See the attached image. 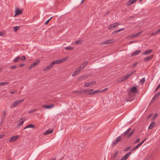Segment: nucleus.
<instances>
[{
	"instance_id": "16",
	"label": "nucleus",
	"mask_w": 160,
	"mask_h": 160,
	"mask_svg": "<svg viewBox=\"0 0 160 160\" xmlns=\"http://www.w3.org/2000/svg\"><path fill=\"white\" fill-rule=\"evenodd\" d=\"M88 62L87 61L83 62L80 65V66L83 69L88 64Z\"/></svg>"
},
{
	"instance_id": "15",
	"label": "nucleus",
	"mask_w": 160,
	"mask_h": 160,
	"mask_svg": "<svg viewBox=\"0 0 160 160\" xmlns=\"http://www.w3.org/2000/svg\"><path fill=\"white\" fill-rule=\"evenodd\" d=\"M141 52V51L140 50H137L136 51L132 53L131 55V56H133L137 55L138 54H139L140 52Z\"/></svg>"
},
{
	"instance_id": "44",
	"label": "nucleus",
	"mask_w": 160,
	"mask_h": 160,
	"mask_svg": "<svg viewBox=\"0 0 160 160\" xmlns=\"http://www.w3.org/2000/svg\"><path fill=\"white\" fill-rule=\"evenodd\" d=\"M20 59L22 60H25L26 58L25 56H22V57H20Z\"/></svg>"
},
{
	"instance_id": "49",
	"label": "nucleus",
	"mask_w": 160,
	"mask_h": 160,
	"mask_svg": "<svg viewBox=\"0 0 160 160\" xmlns=\"http://www.w3.org/2000/svg\"><path fill=\"white\" fill-rule=\"evenodd\" d=\"M34 67V66L32 64H31V65H30V66L29 67V70H31V69H32V68H33Z\"/></svg>"
},
{
	"instance_id": "36",
	"label": "nucleus",
	"mask_w": 160,
	"mask_h": 160,
	"mask_svg": "<svg viewBox=\"0 0 160 160\" xmlns=\"http://www.w3.org/2000/svg\"><path fill=\"white\" fill-rule=\"evenodd\" d=\"M13 28H14V30L15 32H16L20 29V27L18 26H16L13 27Z\"/></svg>"
},
{
	"instance_id": "18",
	"label": "nucleus",
	"mask_w": 160,
	"mask_h": 160,
	"mask_svg": "<svg viewBox=\"0 0 160 160\" xmlns=\"http://www.w3.org/2000/svg\"><path fill=\"white\" fill-rule=\"evenodd\" d=\"M137 0H129L127 2V5L128 6L130 5L131 4L135 2Z\"/></svg>"
},
{
	"instance_id": "37",
	"label": "nucleus",
	"mask_w": 160,
	"mask_h": 160,
	"mask_svg": "<svg viewBox=\"0 0 160 160\" xmlns=\"http://www.w3.org/2000/svg\"><path fill=\"white\" fill-rule=\"evenodd\" d=\"M145 82V78H143L140 81V82L141 83H144Z\"/></svg>"
},
{
	"instance_id": "35",
	"label": "nucleus",
	"mask_w": 160,
	"mask_h": 160,
	"mask_svg": "<svg viewBox=\"0 0 160 160\" xmlns=\"http://www.w3.org/2000/svg\"><path fill=\"white\" fill-rule=\"evenodd\" d=\"M131 148V147L130 146H129L128 147H127V148H126L124 150V151H126V152H127V151H129V150H130Z\"/></svg>"
},
{
	"instance_id": "12",
	"label": "nucleus",
	"mask_w": 160,
	"mask_h": 160,
	"mask_svg": "<svg viewBox=\"0 0 160 160\" xmlns=\"http://www.w3.org/2000/svg\"><path fill=\"white\" fill-rule=\"evenodd\" d=\"M96 82L95 81L93 82H90L88 83H86L84 85V86L85 87H88L91 86L92 84H96Z\"/></svg>"
},
{
	"instance_id": "45",
	"label": "nucleus",
	"mask_w": 160,
	"mask_h": 160,
	"mask_svg": "<svg viewBox=\"0 0 160 160\" xmlns=\"http://www.w3.org/2000/svg\"><path fill=\"white\" fill-rule=\"evenodd\" d=\"M157 99V98L155 97V96H154L152 99L151 100L152 102H153L155 100H156Z\"/></svg>"
},
{
	"instance_id": "26",
	"label": "nucleus",
	"mask_w": 160,
	"mask_h": 160,
	"mask_svg": "<svg viewBox=\"0 0 160 160\" xmlns=\"http://www.w3.org/2000/svg\"><path fill=\"white\" fill-rule=\"evenodd\" d=\"M40 60H38L36 61L35 62H34L32 64L34 66H37L40 62Z\"/></svg>"
},
{
	"instance_id": "46",
	"label": "nucleus",
	"mask_w": 160,
	"mask_h": 160,
	"mask_svg": "<svg viewBox=\"0 0 160 160\" xmlns=\"http://www.w3.org/2000/svg\"><path fill=\"white\" fill-rule=\"evenodd\" d=\"M160 88V86H159L158 85V87H157V88H156V89L154 91V93L156 92Z\"/></svg>"
},
{
	"instance_id": "61",
	"label": "nucleus",
	"mask_w": 160,
	"mask_h": 160,
	"mask_svg": "<svg viewBox=\"0 0 160 160\" xmlns=\"http://www.w3.org/2000/svg\"><path fill=\"white\" fill-rule=\"evenodd\" d=\"M160 32V28L158 29L157 31H156V33H159Z\"/></svg>"
},
{
	"instance_id": "7",
	"label": "nucleus",
	"mask_w": 160,
	"mask_h": 160,
	"mask_svg": "<svg viewBox=\"0 0 160 160\" xmlns=\"http://www.w3.org/2000/svg\"><path fill=\"white\" fill-rule=\"evenodd\" d=\"M54 105V104H52L50 105L44 104L42 106V107L45 108L49 109L53 108Z\"/></svg>"
},
{
	"instance_id": "41",
	"label": "nucleus",
	"mask_w": 160,
	"mask_h": 160,
	"mask_svg": "<svg viewBox=\"0 0 160 160\" xmlns=\"http://www.w3.org/2000/svg\"><path fill=\"white\" fill-rule=\"evenodd\" d=\"M118 153V151H117L114 154V155L113 156V158L114 159H115Z\"/></svg>"
},
{
	"instance_id": "29",
	"label": "nucleus",
	"mask_w": 160,
	"mask_h": 160,
	"mask_svg": "<svg viewBox=\"0 0 160 160\" xmlns=\"http://www.w3.org/2000/svg\"><path fill=\"white\" fill-rule=\"evenodd\" d=\"M17 105L16 104V103L15 101V102H13V103H12L10 107V108H13L14 107H15Z\"/></svg>"
},
{
	"instance_id": "20",
	"label": "nucleus",
	"mask_w": 160,
	"mask_h": 160,
	"mask_svg": "<svg viewBox=\"0 0 160 160\" xmlns=\"http://www.w3.org/2000/svg\"><path fill=\"white\" fill-rule=\"evenodd\" d=\"M73 92L75 93H78V94H84V90L81 91H73Z\"/></svg>"
},
{
	"instance_id": "43",
	"label": "nucleus",
	"mask_w": 160,
	"mask_h": 160,
	"mask_svg": "<svg viewBox=\"0 0 160 160\" xmlns=\"http://www.w3.org/2000/svg\"><path fill=\"white\" fill-rule=\"evenodd\" d=\"M135 71H136L135 70H134V71L131 72L130 73H129L128 74V76L129 77L131 76L134 73V72H135Z\"/></svg>"
},
{
	"instance_id": "57",
	"label": "nucleus",
	"mask_w": 160,
	"mask_h": 160,
	"mask_svg": "<svg viewBox=\"0 0 160 160\" xmlns=\"http://www.w3.org/2000/svg\"><path fill=\"white\" fill-rule=\"evenodd\" d=\"M25 65V64L24 63H21L19 64V66L20 67H22Z\"/></svg>"
},
{
	"instance_id": "39",
	"label": "nucleus",
	"mask_w": 160,
	"mask_h": 160,
	"mask_svg": "<svg viewBox=\"0 0 160 160\" xmlns=\"http://www.w3.org/2000/svg\"><path fill=\"white\" fill-rule=\"evenodd\" d=\"M126 79L125 78V77H122V78H121L120 79V80H119V81H118L117 82H120V81H124Z\"/></svg>"
},
{
	"instance_id": "8",
	"label": "nucleus",
	"mask_w": 160,
	"mask_h": 160,
	"mask_svg": "<svg viewBox=\"0 0 160 160\" xmlns=\"http://www.w3.org/2000/svg\"><path fill=\"white\" fill-rule=\"evenodd\" d=\"M18 138V136H14L9 139V141L10 142H13L16 141Z\"/></svg>"
},
{
	"instance_id": "13",
	"label": "nucleus",
	"mask_w": 160,
	"mask_h": 160,
	"mask_svg": "<svg viewBox=\"0 0 160 160\" xmlns=\"http://www.w3.org/2000/svg\"><path fill=\"white\" fill-rule=\"evenodd\" d=\"M142 31H140L139 32H138L135 34L132 35L131 36V37L132 38H136V37H137V36H139L140 34L142 33Z\"/></svg>"
},
{
	"instance_id": "56",
	"label": "nucleus",
	"mask_w": 160,
	"mask_h": 160,
	"mask_svg": "<svg viewBox=\"0 0 160 160\" xmlns=\"http://www.w3.org/2000/svg\"><path fill=\"white\" fill-rule=\"evenodd\" d=\"M152 115V114L151 113L150 114H149L148 116L147 117V119H148L149 118H150Z\"/></svg>"
},
{
	"instance_id": "30",
	"label": "nucleus",
	"mask_w": 160,
	"mask_h": 160,
	"mask_svg": "<svg viewBox=\"0 0 160 160\" xmlns=\"http://www.w3.org/2000/svg\"><path fill=\"white\" fill-rule=\"evenodd\" d=\"M38 109H32V110L30 111L29 112V113L30 114H32V113L37 111L38 110Z\"/></svg>"
},
{
	"instance_id": "58",
	"label": "nucleus",
	"mask_w": 160,
	"mask_h": 160,
	"mask_svg": "<svg viewBox=\"0 0 160 160\" xmlns=\"http://www.w3.org/2000/svg\"><path fill=\"white\" fill-rule=\"evenodd\" d=\"M49 20H47V21L45 22V25H47V24H48V22H49Z\"/></svg>"
},
{
	"instance_id": "3",
	"label": "nucleus",
	"mask_w": 160,
	"mask_h": 160,
	"mask_svg": "<svg viewBox=\"0 0 160 160\" xmlns=\"http://www.w3.org/2000/svg\"><path fill=\"white\" fill-rule=\"evenodd\" d=\"M120 23H115L113 24L110 25L109 27V29H112L115 28L117 26L120 25Z\"/></svg>"
},
{
	"instance_id": "2",
	"label": "nucleus",
	"mask_w": 160,
	"mask_h": 160,
	"mask_svg": "<svg viewBox=\"0 0 160 160\" xmlns=\"http://www.w3.org/2000/svg\"><path fill=\"white\" fill-rule=\"evenodd\" d=\"M121 140V137L119 136L118 137L116 140H115L113 143L112 144V146H115L117 143L119 142H120Z\"/></svg>"
},
{
	"instance_id": "11",
	"label": "nucleus",
	"mask_w": 160,
	"mask_h": 160,
	"mask_svg": "<svg viewBox=\"0 0 160 160\" xmlns=\"http://www.w3.org/2000/svg\"><path fill=\"white\" fill-rule=\"evenodd\" d=\"M93 89H92L89 90H84V94H85L84 93V92H87L89 95H92L93 94L92 93V91L93 90Z\"/></svg>"
},
{
	"instance_id": "59",
	"label": "nucleus",
	"mask_w": 160,
	"mask_h": 160,
	"mask_svg": "<svg viewBox=\"0 0 160 160\" xmlns=\"http://www.w3.org/2000/svg\"><path fill=\"white\" fill-rule=\"evenodd\" d=\"M158 33H156V31L155 32H153L151 33V35H155L157 34Z\"/></svg>"
},
{
	"instance_id": "63",
	"label": "nucleus",
	"mask_w": 160,
	"mask_h": 160,
	"mask_svg": "<svg viewBox=\"0 0 160 160\" xmlns=\"http://www.w3.org/2000/svg\"><path fill=\"white\" fill-rule=\"evenodd\" d=\"M156 95H157L159 97V96L160 95V91L157 93Z\"/></svg>"
},
{
	"instance_id": "6",
	"label": "nucleus",
	"mask_w": 160,
	"mask_h": 160,
	"mask_svg": "<svg viewBox=\"0 0 160 160\" xmlns=\"http://www.w3.org/2000/svg\"><path fill=\"white\" fill-rule=\"evenodd\" d=\"M131 152H128L126 155L122 158L120 160H126L129 157V156L131 154Z\"/></svg>"
},
{
	"instance_id": "64",
	"label": "nucleus",
	"mask_w": 160,
	"mask_h": 160,
	"mask_svg": "<svg viewBox=\"0 0 160 160\" xmlns=\"http://www.w3.org/2000/svg\"><path fill=\"white\" fill-rule=\"evenodd\" d=\"M3 33L1 32H0V36L2 37H3Z\"/></svg>"
},
{
	"instance_id": "4",
	"label": "nucleus",
	"mask_w": 160,
	"mask_h": 160,
	"mask_svg": "<svg viewBox=\"0 0 160 160\" xmlns=\"http://www.w3.org/2000/svg\"><path fill=\"white\" fill-rule=\"evenodd\" d=\"M154 55H151L150 56L147 57L143 58V61L145 62H147L151 60L153 57Z\"/></svg>"
},
{
	"instance_id": "42",
	"label": "nucleus",
	"mask_w": 160,
	"mask_h": 160,
	"mask_svg": "<svg viewBox=\"0 0 160 160\" xmlns=\"http://www.w3.org/2000/svg\"><path fill=\"white\" fill-rule=\"evenodd\" d=\"M24 121L25 120L21 121L20 122H19L18 123V125L19 126H21L23 124Z\"/></svg>"
},
{
	"instance_id": "10",
	"label": "nucleus",
	"mask_w": 160,
	"mask_h": 160,
	"mask_svg": "<svg viewBox=\"0 0 160 160\" xmlns=\"http://www.w3.org/2000/svg\"><path fill=\"white\" fill-rule=\"evenodd\" d=\"M22 13V9L19 10L18 8H17L15 9V14L14 16L16 15H18L21 14Z\"/></svg>"
},
{
	"instance_id": "51",
	"label": "nucleus",
	"mask_w": 160,
	"mask_h": 160,
	"mask_svg": "<svg viewBox=\"0 0 160 160\" xmlns=\"http://www.w3.org/2000/svg\"><path fill=\"white\" fill-rule=\"evenodd\" d=\"M142 144L140 142L139 143L137 144V145L136 146L138 148H139Z\"/></svg>"
},
{
	"instance_id": "14",
	"label": "nucleus",
	"mask_w": 160,
	"mask_h": 160,
	"mask_svg": "<svg viewBox=\"0 0 160 160\" xmlns=\"http://www.w3.org/2000/svg\"><path fill=\"white\" fill-rule=\"evenodd\" d=\"M52 67V65L51 64H50L49 65L47 66L46 67L43 69V71H46L49 70Z\"/></svg>"
},
{
	"instance_id": "17",
	"label": "nucleus",
	"mask_w": 160,
	"mask_h": 160,
	"mask_svg": "<svg viewBox=\"0 0 160 160\" xmlns=\"http://www.w3.org/2000/svg\"><path fill=\"white\" fill-rule=\"evenodd\" d=\"M35 127V126L32 124H30L27 125L26 127H25L23 129H25L28 128H34Z\"/></svg>"
},
{
	"instance_id": "28",
	"label": "nucleus",
	"mask_w": 160,
	"mask_h": 160,
	"mask_svg": "<svg viewBox=\"0 0 160 160\" xmlns=\"http://www.w3.org/2000/svg\"><path fill=\"white\" fill-rule=\"evenodd\" d=\"M24 101V99H21V100H17V101H16L15 102H16V104L17 105L18 104H19L20 103H21Z\"/></svg>"
},
{
	"instance_id": "52",
	"label": "nucleus",
	"mask_w": 160,
	"mask_h": 160,
	"mask_svg": "<svg viewBox=\"0 0 160 160\" xmlns=\"http://www.w3.org/2000/svg\"><path fill=\"white\" fill-rule=\"evenodd\" d=\"M154 115H154V117H153V120H154L157 117V116L158 115V114L155 113Z\"/></svg>"
},
{
	"instance_id": "23",
	"label": "nucleus",
	"mask_w": 160,
	"mask_h": 160,
	"mask_svg": "<svg viewBox=\"0 0 160 160\" xmlns=\"http://www.w3.org/2000/svg\"><path fill=\"white\" fill-rule=\"evenodd\" d=\"M135 132V129H133L132 131L130 132L129 134L128 135L127 138H129Z\"/></svg>"
},
{
	"instance_id": "53",
	"label": "nucleus",
	"mask_w": 160,
	"mask_h": 160,
	"mask_svg": "<svg viewBox=\"0 0 160 160\" xmlns=\"http://www.w3.org/2000/svg\"><path fill=\"white\" fill-rule=\"evenodd\" d=\"M108 88H105V89H103V90H101V92L108 90Z\"/></svg>"
},
{
	"instance_id": "62",
	"label": "nucleus",
	"mask_w": 160,
	"mask_h": 160,
	"mask_svg": "<svg viewBox=\"0 0 160 160\" xmlns=\"http://www.w3.org/2000/svg\"><path fill=\"white\" fill-rule=\"evenodd\" d=\"M138 63H134L132 65V67H135L137 64Z\"/></svg>"
},
{
	"instance_id": "5",
	"label": "nucleus",
	"mask_w": 160,
	"mask_h": 160,
	"mask_svg": "<svg viewBox=\"0 0 160 160\" xmlns=\"http://www.w3.org/2000/svg\"><path fill=\"white\" fill-rule=\"evenodd\" d=\"M152 51V49L148 50L146 51L145 52H142V55H147L151 53Z\"/></svg>"
},
{
	"instance_id": "48",
	"label": "nucleus",
	"mask_w": 160,
	"mask_h": 160,
	"mask_svg": "<svg viewBox=\"0 0 160 160\" xmlns=\"http://www.w3.org/2000/svg\"><path fill=\"white\" fill-rule=\"evenodd\" d=\"M140 139H139V138L136 140L134 142V143L136 144V143H138L140 141Z\"/></svg>"
},
{
	"instance_id": "1",
	"label": "nucleus",
	"mask_w": 160,
	"mask_h": 160,
	"mask_svg": "<svg viewBox=\"0 0 160 160\" xmlns=\"http://www.w3.org/2000/svg\"><path fill=\"white\" fill-rule=\"evenodd\" d=\"M68 58V57H66L60 59L53 61L51 64L53 67L54 64H59L67 60Z\"/></svg>"
},
{
	"instance_id": "21",
	"label": "nucleus",
	"mask_w": 160,
	"mask_h": 160,
	"mask_svg": "<svg viewBox=\"0 0 160 160\" xmlns=\"http://www.w3.org/2000/svg\"><path fill=\"white\" fill-rule=\"evenodd\" d=\"M124 30V28H120L119 29L116 30L115 31H114L113 32H112V34H115V33H118V32H120V31L123 30Z\"/></svg>"
},
{
	"instance_id": "50",
	"label": "nucleus",
	"mask_w": 160,
	"mask_h": 160,
	"mask_svg": "<svg viewBox=\"0 0 160 160\" xmlns=\"http://www.w3.org/2000/svg\"><path fill=\"white\" fill-rule=\"evenodd\" d=\"M138 148H137V147L136 146L135 148H134L132 149L131 152H132V151L136 150V149H137Z\"/></svg>"
},
{
	"instance_id": "34",
	"label": "nucleus",
	"mask_w": 160,
	"mask_h": 160,
	"mask_svg": "<svg viewBox=\"0 0 160 160\" xmlns=\"http://www.w3.org/2000/svg\"><path fill=\"white\" fill-rule=\"evenodd\" d=\"M9 83L8 82H0V86L6 85Z\"/></svg>"
},
{
	"instance_id": "25",
	"label": "nucleus",
	"mask_w": 160,
	"mask_h": 160,
	"mask_svg": "<svg viewBox=\"0 0 160 160\" xmlns=\"http://www.w3.org/2000/svg\"><path fill=\"white\" fill-rule=\"evenodd\" d=\"M20 59V57L18 56L13 59V61L14 62H18Z\"/></svg>"
},
{
	"instance_id": "55",
	"label": "nucleus",
	"mask_w": 160,
	"mask_h": 160,
	"mask_svg": "<svg viewBox=\"0 0 160 160\" xmlns=\"http://www.w3.org/2000/svg\"><path fill=\"white\" fill-rule=\"evenodd\" d=\"M147 139V138H144L143 141H142V142H140L142 144L144 142L146 141V140Z\"/></svg>"
},
{
	"instance_id": "60",
	"label": "nucleus",
	"mask_w": 160,
	"mask_h": 160,
	"mask_svg": "<svg viewBox=\"0 0 160 160\" xmlns=\"http://www.w3.org/2000/svg\"><path fill=\"white\" fill-rule=\"evenodd\" d=\"M129 77L128 76V74L127 75H126L125 77V78L126 79H127Z\"/></svg>"
},
{
	"instance_id": "19",
	"label": "nucleus",
	"mask_w": 160,
	"mask_h": 160,
	"mask_svg": "<svg viewBox=\"0 0 160 160\" xmlns=\"http://www.w3.org/2000/svg\"><path fill=\"white\" fill-rule=\"evenodd\" d=\"M53 131V129H50L47 130L44 133V135H46L48 134H50Z\"/></svg>"
},
{
	"instance_id": "40",
	"label": "nucleus",
	"mask_w": 160,
	"mask_h": 160,
	"mask_svg": "<svg viewBox=\"0 0 160 160\" xmlns=\"http://www.w3.org/2000/svg\"><path fill=\"white\" fill-rule=\"evenodd\" d=\"M129 132H128L127 131H126L125 132L123 133L122 134V135H123L124 137L125 136L127 135L128 134Z\"/></svg>"
},
{
	"instance_id": "9",
	"label": "nucleus",
	"mask_w": 160,
	"mask_h": 160,
	"mask_svg": "<svg viewBox=\"0 0 160 160\" xmlns=\"http://www.w3.org/2000/svg\"><path fill=\"white\" fill-rule=\"evenodd\" d=\"M114 42V40L112 39H110L106 40L104 42H102L101 44H110L111 43H112Z\"/></svg>"
},
{
	"instance_id": "47",
	"label": "nucleus",
	"mask_w": 160,
	"mask_h": 160,
	"mask_svg": "<svg viewBox=\"0 0 160 160\" xmlns=\"http://www.w3.org/2000/svg\"><path fill=\"white\" fill-rule=\"evenodd\" d=\"M3 116L4 118L5 117V116L6 115V111L4 110L3 112Z\"/></svg>"
},
{
	"instance_id": "24",
	"label": "nucleus",
	"mask_w": 160,
	"mask_h": 160,
	"mask_svg": "<svg viewBox=\"0 0 160 160\" xmlns=\"http://www.w3.org/2000/svg\"><path fill=\"white\" fill-rule=\"evenodd\" d=\"M137 91V89L135 87H133L131 89V92L133 93H136Z\"/></svg>"
},
{
	"instance_id": "27",
	"label": "nucleus",
	"mask_w": 160,
	"mask_h": 160,
	"mask_svg": "<svg viewBox=\"0 0 160 160\" xmlns=\"http://www.w3.org/2000/svg\"><path fill=\"white\" fill-rule=\"evenodd\" d=\"M82 42V40L79 39V40H78L77 41H76L75 42V44L77 45L80 44Z\"/></svg>"
},
{
	"instance_id": "22",
	"label": "nucleus",
	"mask_w": 160,
	"mask_h": 160,
	"mask_svg": "<svg viewBox=\"0 0 160 160\" xmlns=\"http://www.w3.org/2000/svg\"><path fill=\"white\" fill-rule=\"evenodd\" d=\"M155 125V122H152L151 123L149 126L148 127V129H152Z\"/></svg>"
},
{
	"instance_id": "32",
	"label": "nucleus",
	"mask_w": 160,
	"mask_h": 160,
	"mask_svg": "<svg viewBox=\"0 0 160 160\" xmlns=\"http://www.w3.org/2000/svg\"><path fill=\"white\" fill-rule=\"evenodd\" d=\"M101 92V90H96L92 92L93 94H95Z\"/></svg>"
},
{
	"instance_id": "38",
	"label": "nucleus",
	"mask_w": 160,
	"mask_h": 160,
	"mask_svg": "<svg viewBox=\"0 0 160 160\" xmlns=\"http://www.w3.org/2000/svg\"><path fill=\"white\" fill-rule=\"evenodd\" d=\"M83 68H82L80 66L79 67L77 70L79 73L83 69Z\"/></svg>"
},
{
	"instance_id": "31",
	"label": "nucleus",
	"mask_w": 160,
	"mask_h": 160,
	"mask_svg": "<svg viewBox=\"0 0 160 160\" xmlns=\"http://www.w3.org/2000/svg\"><path fill=\"white\" fill-rule=\"evenodd\" d=\"M73 48H74L73 47H65V49L66 50H71L73 49Z\"/></svg>"
},
{
	"instance_id": "33",
	"label": "nucleus",
	"mask_w": 160,
	"mask_h": 160,
	"mask_svg": "<svg viewBox=\"0 0 160 160\" xmlns=\"http://www.w3.org/2000/svg\"><path fill=\"white\" fill-rule=\"evenodd\" d=\"M79 72L76 70L72 74V77H74L76 76Z\"/></svg>"
},
{
	"instance_id": "54",
	"label": "nucleus",
	"mask_w": 160,
	"mask_h": 160,
	"mask_svg": "<svg viewBox=\"0 0 160 160\" xmlns=\"http://www.w3.org/2000/svg\"><path fill=\"white\" fill-rule=\"evenodd\" d=\"M16 68V66H12L10 68L15 69Z\"/></svg>"
}]
</instances>
